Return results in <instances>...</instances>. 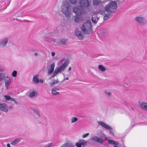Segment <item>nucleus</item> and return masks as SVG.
<instances>
[{
  "label": "nucleus",
  "mask_w": 147,
  "mask_h": 147,
  "mask_svg": "<svg viewBox=\"0 0 147 147\" xmlns=\"http://www.w3.org/2000/svg\"><path fill=\"white\" fill-rule=\"evenodd\" d=\"M71 7V5L68 1H65L63 2L61 9V12L66 17H68L71 14L70 11Z\"/></svg>",
  "instance_id": "1"
},
{
  "label": "nucleus",
  "mask_w": 147,
  "mask_h": 147,
  "mask_svg": "<svg viewBox=\"0 0 147 147\" xmlns=\"http://www.w3.org/2000/svg\"><path fill=\"white\" fill-rule=\"evenodd\" d=\"M81 31L84 34H89L92 32V23L90 21H87L81 27Z\"/></svg>",
  "instance_id": "2"
},
{
  "label": "nucleus",
  "mask_w": 147,
  "mask_h": 147,
  "mask_svg": "<svg viewBox=\"0 0 147 147\" xmlns=\"http://www.w3.org/2000/svg\"><path fill=\"white\" fill-rule=\"evenodd\" d=\"M117 7L116 3L114 1H112L105 6V9L107 13H112L116 11Z\"/></svg>",
  "instance_id": "3"
},
{
  "label": "nucleus",
  "mask_w": 147,
  "mask_h": 147,
  "mask_svg": "<svg viewBox=\"0 0 147 147\" xmlns=\"http://www.w3.org/2000/svg\"><path fill=\"white\" fill-rule=\"evenodd\" d=\"M73 11L78 16L82 15L84 12L83 8L80 6L74 7L73 8Z\"/></svg>",
  "instance_id": "4"
},
{
  "label": "nucleus",
  "mask_w": 147,
  "mask_h": 147,
  "mask_svg": "<svg viewBox=\"0 0 147 147\" xmlns=\"http://www.w3.org/2000/svg\"><path fill=\"white\" fill-rule=\"evenodd\" d=\"M135 20L138 24L141 25H145L147 23V20L143 17L136 16L135 18Z\"/></svg>",
  "instance_id": "5"
},
{
  "label": "nucleus",
  "mask_w": 147,
  "mask_h": 147,
  "mask_svg": "<svg viewBox=\"0 0 147 147\" xmlns=\"http://www.w3.org/2000/svg\"><path fill=\"white\" fill-rule=\"evenodd\" d=\"M69 63V61L66 60L60 66L56 67L55 69L58 70L59 73L61 72L64 70L65 68L67 67Z\"/></svg>",
  "instance_id": "6"
},
{
  "label": "nucleus",
  "mask_w": 147,
  "mask_h": 147,
  "mask_svg": "<svg viewBox=\"0 0 147 147\" xmlns=\"http://www.w3.org/2000/svg\"><path fill=\"white\" fill-rule=\"evenodd\" d=\"M80 5L84 7H88L90 5V3L88 0H81L80 2Z\"/></svg>",
  "instance_id": "7"
},
{
  "label": "nucleus",
  "mask_w": 147,
  "mask_h": 147,
  "mask_svg": "<svg viewBox=\"0 0 147 147\" xmlns=\"http://www.w3.org/2000/svg\"><path fill=\"white\" fill-rule=\"evenodd\" d=\"M8 107L5 103H0V109L1 111L7 112L8 111Z\"/></svg>",
  "instance_id": "8"
},
{
  "label": "nucleus",
  "mask_w": 147,
  "mask_h": 147,
  "mask_svg": "<svg viewBox=\"0 0 147 147\" xmlns=\"http://www.w3.org/2000/svg\"><path fill=\"white\" fill-rule=\"evenodd\" d=\"M8 39L7 38H5L1 40L0 41V47H3L6 46L7 43Z\"/></svg>",
  "instance_id": "9"
},
{
  "label": "nucleus",
  "mask_w": 147,
  "mask_h": 147,
  "mask_svg": "<svg viewBox=\"0 0 147 147\" xmlns=\"http://www.w3.org/2000/svg\"><path fill=\"white\" fill-rule=\"evenodd\" d=\"M98 123L99 125L104 127L106 129L110 130L113 129V128L111 127L105 123L101 121H99L98 122Z\"/></svg>",
  "instance_id": "10"
},
{
  "label": "nucleus",
  "mask_w": 147,
  "mask_h": 147,
  "mask_svg": "<svg viewBox=\"0 0 147 147\" xmlns=\"http://www.w3.org/2000/svg\"><path fill=\"white\" fill-rule=\"evenodd\" d=\"M91 139L92 140L101 144H102L104 142V141L102 139L97 136H93L91 138Z\"/></svg>",
  "instance_id": "11"
},
{
  "label": "nucleus",
  "mask_w": 147,
  "mask_h": 147,
  "mask_svg": "<svg viewBox=\"0 0 147 147\" xmlns=\"http://www.w3.org/2000/svg\"><path fill=\"white\" fill-rule=\"evenodd\" d=\"M76 35L78 36V38L80 40H82L83 39L84 36L81 32L79 30H77L75 32Z\"/></svg>",
  "instance_id": "12"
},
{
  "label": "nucleus",
  "mask_w": 147,
  "mask_h": 147,
  "mask_svg": "<svg viewBox=\"0 0 147 147\" xmlns=\"http://www.w3.org/2000/svg\"><path fill=\"white\" fill-rule=\"evenodd\" d=\"M74 144L69 141L62 144L60 147H74Z\"/></svg>",
  "instance_id": "13"
},
{
  "label": "nucleus",
  "mask_w": 147,
  "mask_h": 147,
  "mask_svg": "<svg viewBox=\"0 0 147 147\" xmlns=\"http://www.w3.org/2000/svg\"><path fill=\"white\" fill-rule=\"evenodd\" d=\"M5 86L7 89L9 88V77L8 76H6L5 79Z\"/></svg>",
  "instance_id": "14"
},
{
  "label": "nucleus",
  "mask_w": 147,
  "mask_h": 147,
  "mask_svg": "<svg viewBox=\"0 0 147 147\" xmlns=\"http://www.w3.org/2000/svg\"><path fill=\"white\" fill-rule=\"evenodd\" d=\"M99 20V18H98L96 15H94L93 16L91 19L92 22L96 24Z\"/></svg>",
  "instance_id": "15"
},
{
  "label": "nucleus",
  "mask_w": 147,
  "mask_h": 147,
  "mask_svg": "<svg viewBox=\"0 0 147 147\" xmlns=\"http://www.w3.org/2000/svg\"><path fill=\"white\" fill-rule=\"evenodd\" d=\"M59 90L58 88L56 87H54L52 89V92L53 95H55L58 94L59 93L58 92H57V91Z\"/></svg>",
  "instance_id": "16"
},
{
  "label": "nucleus",
  "mask_w": 147,
  "mask_h": 147,
  "mask_svg": "<svg viewBox=\"0 0 147 147\" xmlns=\"http://www.w3.org/2000/svg\"><path fill=\"white\" fill-rule=\"evenodd\" d=\"M108 34V32L107 30H102L100 33V34L103 37H106L107 36Z\"/></svg>",
  "instance_id": "17"
},
{
  "label": "nucleus",
  "mask_w": 147,
  "mask_h": 147,
  "mask_svg": "<svg viewBox=\"0 0 147 147\" xmlns=\"http://www.w3.org/2000/svg\"><path fill=\"white\" fill-rule=\"evenodd\" d=\"M21 139L20 138H18L15 140L14 141L11 142V144L13 145H15L16 144L18 143L21 140Z\"/></svg>",
  "instance_id": "18"
},
{
  "label": "nucleus",
  "mask_w": 147,
  "mask_h": 147,
  "mask_svg": "<svg viewBox=\"0 0 147 147\" xmlns=\"http://www.w3.org/2000/svg\"><path fill=\"white\" fill-rule=\"evenodd\" d=\"M33 82L36 84L38 83L39 82V79L38 78V75H36L34 76L33 80Z\"/></svg>",
  "instance_id": "19"
},
{
  "label": "nucleus",
  "mask_w": 147,
  "mask_h": 147,
  "mask_svg": "<svg viewBox=\"0 0 147 147\" xmlns=\"http://www.w3.org/2000/svg\"><path fill=\"white\" fill-rule=\"evenodd\" d=\"M146 104H147V103L144 102H142L141 103H140V107L144 110L145 108L146 107Z\"/></svg>",
  "instance_id": "20"
},
{
  "label": "nucleus",
  "mask_w": 147,
  "mask_h": 147,
  "mask_svg": "<svg viewBox=\"0 0 147 147\" xmlns=\"http://www.w3.org/2000/svg\"><path fill=\"white\" fill-rule=\"evenodd\" d=\"M37 94V93L36 92H35L34 91H30V93L29 95L30 97H32L34 96H36Z\"/></svg>",
  "instance_id": "21"
},
{
  "label": "nucleus",
  "mask_w": 147,
  "mask_h": 147,
  "mask_svg": "<svg viewBox=\"0 0 147 147\" xmlns=\"http://www.w3.org/2000/svg\"><path fill=\"white\" fill-rule=\"evenodd\" d=\"M98 67L99 69L102 72L105 71L106 70L105 68L101 65H98Z\"/></svg>",
  "instance_id": "22"
},
{
  "label": "nucleus",
  "mask_w": 147,
  "mask_h": 147,
  "mask_svg": "<svg viewBox=\"0 0 147 147\" xmlns=\"http://www.w3.org/2000/svg\"><path fill=\"white\" fill-rule=\"evenodd\" d=\"M79 142L80 143L81 145H82L83 146H86L87 144V142L83 140H79Z\"/></svg>",
  "instance_id": "23"
},
{
  "label": "nucleus",
  "mask_w": 147,
  "mask_h": 147,
  "mask_svg": "<svg viewBox=\"0 0 147 147\" xmlns=\"http://www.w3.org/2000/svg\"><path fill=\"white\" fill-rule=\"evenodd\" d=\"M67 40L65 39H61L60 42V43L62 45H65L66 43L67 42Z\"/></svg>",
  "instance_id": "24"
},
{
  "label": "nucleus",
  "mask_w": 147,
  "mask_h": 147,
  "mask_svg": "<svg viewBox=\"0 0 147 147\" xmlns=\"http://www.w3.org/2000/svg\"><path fill=\"white\" fill-rule=\"evenodd\" d=\"M59 82L58 80V79H57L56 80H55L54 81L52 82H49V83L50 84V86L51 87L53 86V85L55 84H57Z\"/></svg>",
  "instance_id": "25"
},
{
  "label": "nucleus",
  "mask_w": 147,
  "mask_h": 147,
  "mask_svg": "<svg viewBox=\"0 0 147 147\" xmlns=\"http://www.w3.org/2000/svg\"><path fill=\"white\" fill-rule=\"evenodd\" d=\"M35 113V116L36 118H39L40 117V115L39 113V112L36 110H34V111Z\"/></svg>",
  "instance_id": "26"
},
{
  "label": "nucleus",
  "mask_w": 147,
  "mask_h": 147,
  "mask_svg": "<svg viewBox=\"0 0 147 147\" xmlns=\"http://www.w3.org/2000/svg\"><path fill=\"white\" fill-rule=\"evenodd\" d=\"M6 76V74L4 73L0 72V81L2 80Z\"/></svg>",
  "instance_id": "27"
},
{
  "label": "nucleus",
  "mask_w": 147,
  "mask_h": 147,
  "mask_svg": "<svg viewBox=\"0 0 147 147\" xmlns=\"http://www.w3.org/2000/svg\"><path fill=\"white\" fill-rule=\"evenodd\" d=\"M100 3V0H93V4L94 5H97L99 3Z\"/></svg>",
  "instance_id": "28"
},
{
  "label": "nucleus",
  "mask_w": 147,
  "mask_h": 147,
  "mask_svg": "<svg viewBox=\"0 0 147 147\" xmlns=\"http://www.w3.org/2000/svg\"><path fill=\"white\" fill-rule=\"evenodd\" d=\"M78 120V119L77 118L75 117H73L71 119V123H74L76 122Z\"/></svg>",
  "instance_id": "29"
},
{
  "label": "nucleus",
  "mask_w": 147,
  "mask_h": 147,
  "mask_svg": "<svg viewBox=\"0 0 147 147\" xmlns=\"http://www.w3.org/2000/svg\"><path fill=\"white\" fill-rule=\"evenodd\" d=\"M125 0H117V2L118 5L122 4L124 1Z\"/></svg>",
  "instance_id": "30"
},
{
  "label": "nucleus",
  "mask_w": 147,
  "mask_h": 147,
  "mask_svg": "<svg viewBox=\"0 0 147 147\" xmlns=\"http://www.w3.org/2000/svg\"><path fill=\"white\" fill-rule=\"evenodd\" d=\"M10 100L13 101L14 103H16V104H17L18 103V102H17L16 100L14 98H11L10 96Z\"/></svg>",
  "instance_id": "31"
},
{
  "label": "nucleus",
  "mask_w": 147,
  "mask_h": 147,
  "mask_svg": "<svg viewBox=\"0 0 147 147\" xmlns=\"http://www.w3.org/2000/svg\"><path fill=\"white\" fill-rule=\"evenodd\" d=\"M17 71H14L12 73V75L13 77H15L17 76Z\"/></svg>",
  "instance_id": "32"
},
{
  "label": "nucleus",
  "mask_w": 147,
  "mask_h": 147,
  "mask_svg": "<svg viewBox=\"0 0 147 147\" xmlns=\"http://www.w3.org/2000/svg\"><path fill=\"white\" fill-rule=\"evenodd\" d=\"M55 66V63H53L51 65V69L54 70V68Z\"/></svg>",
  "instance_id": "33"
},
{
  "label": "nucleus",
  "mask_w": 147,
  "mask_h": 147,
  "mask_svg": "<svg viewBox=\"0 0 147 147\" xmlns=\"http://www.w3.org/2000/svg\"><path fill=\"white\" fill-rule=\"evenodd\" d=\"M53 145V143H50L47 144H46L45 146V147H51L52 146V145Z\"/></svg>",
  "instance_id": "34"
},
{
  "label": "nucleus",
  "mask_w": 147,
  "mask_h": 147,
  "mask_svg": "<svg viewBox=\"0 0 147 147\" xmlns=\"http://www.w3.org/2000/svg\"><path fill=\"white\" fill-rule=\"evenodd\" d=\"M4 97L5 98V101H6L7 100H9V96H7L6 95H5L4 96Z\"/></svg>",
  "instance_id": "35"
},
{
  "label": "nucleus",
  "mask_w": 147,
  "mask_h": 147,
  "mask_svg": "<svg viewBox=\"0 0 147 147\" xmlns=\"http://www.w3.org/2000/svg\"><path fill=\"white\" fill-rule=\"evenodd\" d=\"M105 93L107 96H111V92H109V93H108L107 91H105Z\"/></svg>",
  "instance_id": "36"
},
{
  "label": "nucleus",
  "mask_w": 147,
  "mask_h": 147,
  "mask_svg": "<svg viewBox=\"0 0 147 147\" xmlns=\"http://www.w3.org/2000/svg\"><path fill=\"white\" fill-rule=\"evenodd\" d=\"M54 70H53L52 69H50L48 71V75H51L53 72Z\"/></svg>",
  "instance_id": "37"
},
{
  "label": "nucleus",
  "mask_w": 147,
  "mask_h": 147,
  "mask_svg": "<svg viewBox=\"0 0 147 147\" xmlns=\"http://www.w3.org/2000/svg\"><path fill=\"white\" fill-rule=\"evenodd\" d=\"M108 143L111 144H113L114 141L112 140H108Z\"/></svg>",
  "instance_id": "38"
},
{
  "label": "nucleus",
  "mask_w": 147,
  "mask_h": 147,
  "mask_svg": "<svg viewBox=\"0 0 147 147\" xmlns=\"http://www.w3.org/2000/svg\"><path fill=\"white\" fill-rule=\"evenodd\" d=\"M70 2L72 4H75L76 3L77 0H69Z\"/></svg>",
  "instance_id": "39"
},
{
  "label": "nucleus",
  "mask_w": 147,
  "mask_h": 147,
  "mask_svg": "<svg viewBox=\"0 0 147 147\" xmlns=\"http://www.w3.org/2000/svg\"><path fill=\"white\" fill-rule=\"evenodd\" d=\"M76 145L77 147H81V144L79 142H77L76 143Z\"/></svg>",
  "instance_id": "40"
},
{
  "label": "nucleus",
  "mask_w": 147,
  "mask_h": 147,
  "mask_svg": "<svg viewBox=\"0 0 147 147\" xmlns=\"http://www.w3.org/2000/svg\"><path fill=\"white\" fill-rule=\"evenodd\" d=\"M59 73V72H58V70H57L55 69V71L53 72L54 74L55 75V76H56Z\"/></svg>",
  "instance_id": "41"
},
{
  "label": "nucleus",
  "mask_w": 147,
  "mask_h": 147,
  "mask_svg": "<svg viewBox=\"0 0 147 147\" xmlns=\"http://www.w3.org/2000/svg\"><path fill=\"white\" fill-rule=\"evenodd\" d=\"M74 20L76 22H78L79 20V18L78 16H76L75 17Z\"/></svg>",
  "instance_id": "42"
},
{
  "label": "nucleus",
  "mask_w": 147,
  "mask_h": 147,
  "mask_svg": "<svg viewBox=\"0 0 147 147\" xmlns=\"http://www.w3.org/2000/svg\"><path fill=\"white\" fill-rule=\"evenodd\" d=\"M89 133H87L86 134L84 135H83L82 137L83 138H85L86 137H87L89 135Z\"/></svg>",
  "instance_id": "43"
},
{
  "label": "nucleus",
  "mask_w": 147,
  "mask_h": 147,
  "mask_svg": "<svg viewBox=\"0 0 147 147\" xmlns=\"http://www.w3.org/2000/svg\"><path fill=\"white\" fill-rule=\"evenodd\" d=\"M108 17L105 15L103 18V20L104 21L108 19Z\"/></svg>",
  "instance_id": "44"
},
{
  "label": "nucleus",
  "mask_w": 147,
  "mask_h": 147,
  "mask_svg": "<svg viewBox=\"0 0 147 147\" xmlns=\"http://www.w3.org/2000/svg\"><path fill=\"white\" fill-rule=\"evenodd\" d=\"M108 18L111 17V15L110 14H107L106 15H105Z\"/></svg>",
  "instance_id": "45"
},
{
  "label": "nucleus",
  "mask_w": 147,
  "mask_h": 147,
  "mask_svg": "<svg viewBox=\"0 0 147 147\" xmlns=\"http://www.w3.org/2000/svg\"><path fill=\"white\" fill-rule=\"evenodd\" d=\"M51 55L53 57H54L55 56V54L54 52H53L51 53Z\"/></svg>",
  "instance_id": "46"
},
{
  "label": "nucleus",
  "mask_w": 147,
  "mask_h": 147,
  "mask_svg": "<svg viewBox=\"0 0 147 147\" xmlns=\"http://www.w3.org/2000/svg\"><path fill=\"white\" fill-rule=\"evenodd\" d=\"M115 145H118V143L116 141H115L114 143H113V144Z\"/></svg>",
  "instance_id": "47"
},
{
  "label": "nucleus",
  "mask_w": 147,
  "mask_h": 147,
  "mask_svg": "<svg viewBox=\"0 0 147 147\" xmlns=\"http://www.w3.org/2000/svg\"><path fill=\"white\" fill-rule=\"evenodd\" d=\"M109 132L113 136H114V134H113V132L112 131L110 130Z\"/></svg>",
  "instance_id": "48"
},
{
  "label": "nucleus",
  "mask_w": 147,
  "mask_h": 147,
  "mask_svg": "<svg viewBox=\"0 0 147 147\" xmlns=\"http://www.w3.org/2000/svg\"><path fill=\"white\" fill-rule=\"evenodd\" d=\"M11 44H12V45H14V43H13L12 42H10V44H9V45H10V47H11Z\"/></svg>",
  "instance_id": "49"
},
{
  "label": "nucleus",
  "mask_w": 147,
  "mask_h": 147,
  "mask_svg": "<svg viewBox=\"0 0 147 147\" xmlns=\"http://www.w3.org/2000/svg\"><path fill=\"white\" fill-rule=\"evenodd\" d=\"M33 22V21H29L27 20H26V22Z\"/></svg>",
  "instance_id": "50"
},
{
  "label": "nucleus",
  "mask_w": 147,
  "mask_h": 147,
  "mask_svg": "<svg viewBox=\"0 0 147 147\" xmlns=\"http://www.w3.org/2000/svg\"><path fill=\"white\" fill-rule=\"evenodd\" d=\"M55 76V75L53 73L51 76V78H53Z\"/></svg>",
  "instance_id": "51"
},
{
  "label": "nucleus",
  "mask_w": 147,
  "mask_h": 147,
  "mask_svg": "<svg viewBox=\"0 0 147 147\" xmlns=\"http://www.w3.org/2000/svg\"><path fill=\"white\" fill-rule=\"evenodd\" d=\"M40 83H42L43 82V80L42 79L40 80Z\"/></svg>",
  "instance_id": "52"
},
{
  "label": "nucleus",
  "mask_w": 147,
  "mask_h": 147,
  "mask_svg": "<svg viewBox=\"0 0 147 147\" xmlns=\"http://www.w3.org/2000/svg\"><path fill=\"white\" fill-rule=\"evenodd\" d=\"M71 67H69L68 69V71H70L71 70Z\"/></svg>",
  "instance_id": "53"
},
{
  "label": "nucleus",
  "mask_w": 147,
  "mask_h": 147,
  "mask_svg": "<svg viewBox=\"0 0 147 147\" xmlns=\"http://www.w3.org/2000/svg\"><path fill=\"white\" fill-rule=\"evenodd\" d=\"M34 55L36 56H37L38 55V54L36 53H35L34 54Z\"/></svg>",
  "instance_id": "54"
},
{
  "label": "nucleus",
  "mask_w": 147,
  "mask_h": 147,
  "mask_svg": "<svg viewBox=\"0 0 147 147\" xmlns=\"http://www.w3.org/2000/svg\"><path fill=\"white\" fill-rule=\"evenodd\" d=\"M69 79L68 78H66L64 79V80H68Z\"/></svg>",
  "instance_id": "55"
},
{
  "label": "nucleus",
  "mask_w": 147,
  "mask_h": 147,
  "mask_svg": "<svg viewBox=\"0 0 147 147\" xmlns=\"http://www.w3.org/2000/svg\"><path fill=\"white\" fill-rule=\"evenodd\" d=\"M131 110H132L133 111H134V109L132 107H131Z\"/></svg>",
  "instance_id": "56"
},
{
  "label": "nucleus",
  "mask_w": 147,
  "mask_h": 147,
  "mask_svg": "<svg viewBox=\"0 0 147 147\" xmlns=\"http://www.w3.org/2000/svg\"><path fill=\"white\" fill-rule=\"evenodd\" d=\"M7 147H9V143L7 144Z\"/></svg>",
  "instance_id": "57"
},
{
  "label": "nucleus",
  "mask_w": 147,
  "mask_h": 147,
  "mask_svg": "<svg viewBox=\"0 0 147 147\" xmlns=\"http://www.w3.org/2000/svg\"><path fill=\"white\" fill-rule=\"evenodd\" d=\"M114 147H120V146H117L115 145V146H114Z\"/></svg>",
  "instance_id": "58"
},
{
  "label": "nucleus",
  "mask_w": 147,
  "mask_h": 147,
  "mask_svg": "<svg viewBox=\"0 0 147 147\" xmlns=\"http://www.w3.org/2000/svg\"><path fill=\"white\" fill-rule=\"evenodd\" d=\"M26 20H21V22H24V21H26Z\"/></svg>",
  "instance_id": "59"
},
{
  "label": "nucleus",
  "mask_w": 147,
  "mask_h": 147,
  "mask_svg": "<svg viewBox=\"0 0 147 147\" xmlns=\"http://www.w3.org/2000/svg\"><path fill=\"white\" fill-rule=\"evenodd\" d=\"M0 71L1 72H2L3 71V69H0Z\"/></svg>",
  "instance_id": "60"
},
{
  "label": "nucleus",
  "mask_w": 147,
  "mask_h": 147,
  "mask_svg": "<svg viewBox=\"0 0 147 147\" xmlns=\"http://www.w3.org/2000/svg\"><path fill=\"white\" fill-rule=\"evenodd\" d=\"M9 107L10 108H13V107L12 106H10Z\"/></svg>",
  "instance_id": "61"
},
{
  "label": "nucleus",
  "mask_w": 147,
  "mask_h": 147,
  "mask_svg": "<svg viewBox=\"0 0 147 147\" xmlns=\"http://www.w3.org/2000/svg\"><path fill=\"white\" fill-rule=\"evenodd\" d=\"M107 140L106 138H105V140Z\"/></svg>",
  "instance_id": "62"
},
{
  "label": "nucleus",
  "mask_w": 147,
  "mask_h": 147,
  "mask_svg": "<svg viewBox=\"0 0 147 147\" xmlns=\"http://www.w3.org/2000/svg\"><path fill=\"white\" fill-rule=\"evenodd\" d=\"M57 28V30L58 29V28Z\"/></svg>",
  "instance_id": "63"
},
{
  "label": "nucleus",
  "mask_w": 147,
  "mask_h": 147,
  "mask_svg": "<svg viewBox=\"0 0 147 147\" xmlns=\"http://www.w3.org/2000/svg\"><path fill=\"white\" fill-rule=\"evenodd\" d=\"M9 104H11V102H10Z\"/></svg>",
  "instance_id": "64"
}]
</instances>
